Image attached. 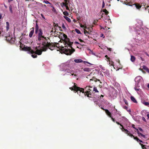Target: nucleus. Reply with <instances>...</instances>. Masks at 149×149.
Returning a JSON list of instances; mask_svg holds the SVG:
<instances>
[{
  "instance_id": "052dcab7",
  "label": "nucleus",
  "mask_w": 149,
  "mask_h": 149,
  "mask_svg": "<svg viewBox=\"0 0 149 149\" xmlns=\"http://www.w3.org/2000/svg\"><path fill=\"white\" fill-rule=\"evenodd\" d=\"M114 109L112 111H117V110H116V109H115V108H114H114H113Z\"/></svg>"
},
{
  "instance_id": "473e14b6",
  "label": "nucleus",
  "mask_w": 149,
  "mask_h": 149,
  "mask_svg": "<svg viewBox=\"0 0 149 149\" xmlns=\"http://www.w3.org/2000/svg\"><path fill=\"white\" fill-rule=\"evenodd\" d=\"M88 50H89L91 52V53L93 55L96 56L95 54V53H94L92 51H91L90 49H88Z\"/></svg>"
},
{
  "instance_id": "1a4fd4ad",
  "label": "nucleus",
  "mask_w": 149,
  "mask_h": 149,
  "mask_svg": "<svg viewBox=\"0 0 149 149\" xmlns=\"http://www.w3.org/2000/svg\"><path fill=\"white\" fill-rule=\"evenodd\" d=\"M34 28H32L31 29V30L29 35V36L30 38H31L34 32Z\"/></svg>"
},
{
  "instance_id": "cd10ccee",
  "label": "nucleus",
  "mask_w": 149,
  "mask_h": 149,
  "mask_svg": "<svg viewBox=\"0 0 149 149\" xmlns=\"http://www.w3.org/2000/svg\"><path fill=\"white\" fill-rule=\"evenodd\" d=\"M86 94H84V95H85L86 94V95H87V96L88 97H89V95L90 94V91H86V93H85Z\"/></svg>"
},
{
  "instance_id": "13d9d810",
  "label": "nucleus",
  "mask_w": 149,
  "mask_h": 149,
  "mask_svg": "<svg viewBox=\"0 0 149 149\" xmlns=\"http://www.w3.org/2000/svg\"><path fill=\"white\" fill-rule=\"evenodd\" d=\"M108 50H109V51H111V49H111V48H108Z\"/></svg>"
},
{
  "instance_id": "774afa93",
  "label": "nucleus",
  "mask_w": 149,
  "mask_h": 149,
  "mask_svg": "<svg viewBox=\"0 0 149 149\" xmlns=\"http://www.w3.org/2000/svg\"><path fill=\"white\" fill-rule=\"evenodd\" d=\"M147 86H148V87L149 88V84H148Z\"/></svg>"
},
{
  "instance_id": "bf43d9fd",
  "label": "nucleus",
  "mask_w": 149,
  "mask_h": 149,
  "mask_svg": "<svg viewBox=\"0 0 149 149\" xmlns=\"http://www.w3.org/2000/svg\"><path fill=\"white\" fill-rule=\"evenodd\" d=\"M13 0H8V2L9 3L11 1H13Z\"/></svg>"
},
{
  "instance_id": "864d4df0",
  "label": "nucleus",
  "mask_w": 149,
  "mask_h": 149,
  "mask_svg": "<svg viewBox=\"0 0 149 149\" xmlns=\"http://www.w3.org/2000/svg\"><path fill=\"white\" fill-rule=\"evenodd\" d=\"M41 16H42V17L44 19H45V17L44 16V15H43L42 14H41Z\"/></svg>"
},
{
  "instance_id": "20e7f679",
  "label": "nucleus",
  "mask_w": 149,
  "mask_h": 149,
  "mask_svg": "<svg viewBox=\"0 0 149 149\" xmlns=\"http://www.w3.org/2000/svg\"><path fill=\"white\" fill-rule=\"evenodd\" d=\"M35 33H37L36 41L38 43L40 40L43 41V40H45V37L43 35V32L42 30L41 29H39L37 23H36L35 26Z\"/></svg>"
},
{
  "instance_id": "a18cd8bd",
  "label": "nucleus",
  "mask_w": 149,
  "mask_h": 149,
  "mask_svg": "<svg viewBox=\"0 0 149 149\" xmlns=\"http://www.w3.org/2000/svg\"><path fill=\"white\" fill-rule=\"evenodd\" d=\"M61 5L62 6H65V3H64V2H63V3H61Z\"/></svg>"
},
{
  "instance_id": "9d476101",
  "label": "nucleus",
  "mask_w": 149,
  "mask_h": 149,
  "mask_svg": "<svg viewBox=\"0 0 149 149\" xmlns=\"http://www.w3.org/2000/svg\"><path fill=\"white\" fill-rule=\"evenodd\" d=\"M102 71L104 73V74L106 76L108 77L110 76V74L109 72V71L107 70H106L104 71Z\"/></svg>"
},
{
  "instance_id": "4be33fe9",
  "label": "nucleus",
  "mask_w": 149,
  "mask_h": 149,
  "mask_svg": "<svg viewBox=\"0 0 149 149\" xmlns=\"http://www.w3.org/2000/svg\"><path fill=\"white\" fill-rule=\"evenodd\" d=\"M6 23V28L7 31H8L9 29V24L8 22H7Z\"/></svg>"
},
{
  "instance_id": "f257e3e1",
  "label": "nucleus",
  "mask_w": 149,
  "mask_h": 149,
  "mask_svg": "<svg viewBox=\"0 0 149 149\" xmlns=\"http://www.w3.org/2000/svg\"><path fill=\"white\" fill-rule=\"evenodd\" d=\"M45 40H40L39 42L40 44L41 49H38L37 47H36L34 50H32L30 47H24L23 48V49L26 51L28 52V53L32 54L31 56L33 58H36L37 57V54L40 55L42 54V51H46L48 48H49L50 50H52L54 49V47L52 46L49 43L47 40V38H45Z\"/></svg>"
},
{
  "instance_id": "aec40b11",
  "label": "nucleus",
  "mask_w": 149,
  "mask_h": 149,
  "mask_svg": "<svg viewBox=\"0 0 149 149\" xmlns=\"http://www.w3.org/2000/svg\"><path fill=\"white\" fill-rule=\"evenodd\" d=\"M137 22L138 24H139L140 26H142L143 25V22L142 21L140 20H138L137 21Z\"/></svg>"
},
{
  "instance_id": "2eb2a0df",
  "label": "nucleus",
  "mask_w": 149,
  "mask_h": 149,
  "mask_svg": "<svg viewBox=\"0 0 149 149\" xmlns=\"http://www.w3.org/2000/svg\"><path fill=\"white\" fill-rule=\"evenodd\" d=\"M131 100L134 103H137V102L133 96H131L130 97Z\"/></svg>"
},
{
  "instance_id": "6e6d98bb",
  "label": "nucleus",
  "mask_w": 149,
  "mask_h": 149,
  "mask_svg": "<svg viewBox=\"0 0 149 149\" xmlns=\"http://www.w3.org/2000/svg\"><path fill=\"white\" fill-rule=\"evenodd\" d=\"M2 14L0 13V19H1L2 18Z\"/></svg>"
},
{
  "instance_id": "338daca9",
  "label": "nucleus",
  "mask_w": 149,
  "mask_h": 149,
  "mask_svg": "<svg viewBox=\"0 0 149 149\" xmlns=\"http://www.w3.org/2000/svg\"><path fill=\"white\" fill-rule=\"evenodd\" d=\"M147 55V56H148V57H149V55H148V54L147 53H145Z\"/></svg>"
},
{
  "instance_id": "39448f33",
  "label": "nucleus",
  "mask_w": 149,
  "mask_h": 149,
  "mask_svg": "<svg viewBox=\"0 0 149 149\" xmlns=\"http://www.w3.org/2000/svg\"><path fill=\"white\" fill-rule=\"evenodd\" d=\"M70 88L71 90H73L76 91V92L77 93V94H79V95H80V93L81 92H82V93H84V89H81V90H80V88H78L75 85V83H74V86L73 87H71Z\"/></svg>"
},
{
  "instance_id": "4c0bfd02",
  "label": "nucleus",
  "mask_w": 149,
  "mask_h": 149,
  "mask_svg": "<svg viewBox=\"0 0 149 149\" xmlns=\"http://www.w3.org/2000/svg\"><path fill=\"white\" fill-rule=\"evenodd\" d=\"M43 2L46 4H50V3L47 1H44Z\"/></svg>"
},
{
  "instance_id": "e433bc0d",
  "label": "nucleus",
  "mask_w": 149,
  "mask_h": 149,
  "mask_svg": "<svg viewBox=\"0 0 149 149\" xmlns=\"http://www.w3.org/2000/svg\"><path fill=\"white\" fill-rule=\"evenodd\" d=\"M84 33L85 34H89V33L86 30H84Z\"/></svg>"
},
{
  "instance_id": "ea45409f",
  "label": "nucleus",
  "mask_w": 149,
  "mask_h": 149,
  "mask_svg": "<svg viewBox=\"0 0 149 149\" xmlns=\"http://www.w3.org/2000/svg\"><path fill=\"white\" fill-rule=\"evenodd\" d=\"M51 7L53 8L52 10L54 12H56V9L53 6H52Z\"/></svg>"
},
{
  "instance_id": "680f3d73",
  "label": "nucleus",
  "mask_w": 149,
  "mask_h": 149,
  "mask_svg": "<svg viewBox=\"0 0 149 149\" xmlns=\"http://www.w3.org/2000/svg\"><path fill=\"white\" fill-rule=\"evenodd\" d=\"M79 40H80V42H83V41L82 40H81V39H79Z\"/></svg>"
},
{
  "instance_id": "5fc2aeb1",
  "label": "nucleus",
  "mask_w": 149,
  "mask_h": 149,
  "mask_svg": "<svg viewBox=\"0 0 149 149\" xmlns=\"http://www.w3.org/2000/svg\"><path fill=\"white\" fill-rule=\"evenodd\" d=\"M4 5L6 8H7V6H6L5 4H4Z\"/></svg>"
},
{
  "instance_id": "a19ab883",
  "label": "nucleus",
  "mask_w": 149,
  "mask_h": 149,
  "mask_svg": "<svg viewBox=\"0 0 149 149\" xmlns=\"http://www.w3.org/2000/svg\"><path fill=\"white\" fill-rule=\"evenodd\" d=\"M69 6H65V7L66 9L67 10H70Z\"/></svg>"
},
{
  "instance_id": "0eeeda50",
  "label": "nucleus",
  "mask_w": 149,
  "mask_h": 149,
  "mask_svg": "<svg viewBox=\"0 0 149 149\" xmlns=\"http://www.w3.org/2000/svg\"><path fill=\"white\" fill-rule=\"evenodd\" d=\"M74 62L77 63H81L82 62H83V63L84 64H85L86 63H87L88 64H90L91 65H92V64L90 63L88 61H83L82 59H75L74 60Z\"/></svg>"
},
{
  "instance_id": "5701e85b",
  "label": "nucleus",
  "mask_w": 149,
  "mask_h": 149,
  "mask_svg": "<svg viewBox=\"0 0 149 149\" xmlns=\"http://www.w3.org/2000/svg\"><path fill=\"white\" fill-rule=\"evenodd\" d=\"M116 123L117 124H118V125H120L122 127L120 128V129L122 131H123V128H124L123 127V126L122 125L120 124L117 121H116Z\"/></svg>"
},
{
  "instance_id": "7c9ffc66",
  "label": "nucleus",
  "mask_w": 149,
  "mask_h": 149,
  "mask_svg": "<svg viewBox=\"0 0 149 149\" xmlns=\"http://www.w3.org/2000/svg\"><path fill=\"white\" fill-rule=\"evenodd\" d=\"M84 29H87L88 30H89L91 31V29H92V27L89 28L88 27L86 26H85L84 27Z\"/></svg>"
},
{
  "instance_id": "c9c22d12",
  "label": "nucleus",
  "mask_w": 149,
  "mask_h": 149,
  "mask_svg": "<svg viewBox=\"0 0 149 149\" xmlns=\"http://www.w3.org/2000/svg\"><path fill=\"white\" fill-rule=\"evenodd\" d=\"M70 1H68V2H67L66 3H65V6H69L70 7V4H69V3Z\"/></svg>"
},
{
  "instance_id": "423d86ee",
  "label": "nucleus",
  "mask_w": 149,
  "mask_h": 149,
  "mask_svg": "<svg viewBox=\"0 0 149 149\" xmlns=\"http://www.w3.org/2000/svg\"><path fill=\"white\" fill-rule=\"evenodd\" d=\"M135 81L136 82L135 85H139L140 84H141L143 82V79L142 77L140 76L136 77L135 79Z\"/></svg>"
},
{
  "instance_id": "b1692460",
  "label": "nucleus",
  "mask_w": 149,
  "mask_h": 149,
  "mask_svg": "<svg viewBox=\"0 0 149 149\" xmlns=\"http://www.w3.org/2000/svg\"><path fill=\"white\" fill-rule=\"evenodd\" d=\"M9 10H10V13H13V11L12 10V6L11 5L9 7Z\"/></svg>"
},
{
  "instance_id": "c03bdc74",
  "label": "nucleus",
  "mask_w": 149,
  "mask_h": 149,
  "mask_svg": "<svg viewBox=\"0 0 149 149\" xmlns=\"http://www.w3.org/2000/svg\"><path fill=\"white\" fill-rule=\"evenodd\" d=\"M145 8L146 10H147L148 11L149 13V6H147L146 8L145 7Z\"/></svg>"
},
{
  "instance_id": "0e129e2a",
  "label": "nucleus",
  "mask_w": 149,
  "mask_h": 149,
  "mask_svg": "<svg viewBox=\"0 0 149 149\" xmlns=\"http://www.w3.org/2000/svg\"><path fill=\"white\" fill-rule=\"evenodd\" d=\"M97 79V81H100V83H102L101 81H100V79Z\"/></svg>"
},
{
  "instance_id": "f704fd0d",
  "label": "nucleus",
  "mask_w": 149,
  "mask_h": 149,
  "mask_svg": "<svg viewBox=\"0 0 149 149\" xmlns=\"http://www.w3.org/2000/svg\"><path fill=\"white\" fill-rule=\"evenodd\" d=\"M103 11L104 12L106 15H107L108 13V12L106 9L103 10Z\"/></svg>"
},
{
  "instance_id": "4d7b16f0",
  "label": "nucleus",
  "mask_w": 149,
  "mask_h": 149,
  "mask_svg": "<svg viewBox=\"0 0 149 149\" xmlns=\"http://www.w3.org/2000/svg\"><path fill=\"white\" fill-rule=\"evenodd\" d=\"M85 26H84V25H81V27L83 28H84V27Z\"/></svg>"
},
{
  "instance_id": "69168bd1",
  "label": "nucleus",
  "mask_w": 149,
  "mask_h": 149,
  "mask_svg": "<svg viewBox=\"0 0 149 149\" xmlns=\"http://www.w3.org/2000/svg\"><path fill=\"white\" fill-rule=\"evenodd\" d=\"M147 116L148 119H149V114H148L147 115Z\"/></svg>"
},
{
  "instance_id": "c85d7f7f",
  "label": "nucleus",
  "mask_w": 149,
  "mask_h": 149,
  "mask_svg": "<svg viewBox=\"0 0 149 149\" xmlns=\"http://www.w3.org/2000/svg\"><path fill=\"white\" fill-rule=\"evenodd\" d=\"M90 88H92V87H91L89 86H86L85 89L87 90L91 91V90L90 89Z\"/></svg>"
},
{
  "instance_id": "f8f14e48",
  "label": "nucleus",
  "mask_w": 149,
  "mask_h": 149,
  "mask_svg": "<svg viewBox=\"0 0 149 149\" xmlns=\"http://www.w3.org/2000/svg\"><path fill=\"white\" fill-rule=\"evenodd\" d=\"M141 102L145 105L149 107V102H145L144 100H142Z\"/></svg>"
},
{
  "instance_id": "49530a36",
  "label": "nucleus",
  "mask_w": 149,
  "mask_h": 149,
  "mask_svg": "<svg viewBox=\"0 0 149 149\" xmlns=\"http://www.w3.org/2000/svg\"><path fill=\"white\" fill-rule=\"evenodd\" d=\"M140 130V131L141 132H143V130L140 127H139L138 128Z\"/></svg>"
},
{
  "instance_id": "393cba45",
  "label": "nucleus",
  "mask_w": 149,
  "mask_h": 149,
  "mask_svg": "<svg viewBox=\"0 0 149 149\" xmlns=\"http://www.w3.org/2000/svg\"><path fill=\"white\" fill-rule=\"evenodd\" d=\"M140 144L141 145L142 149H146V148L145 147L146 145H143L141 143H140Z\"/></svg>"
},
{
  "instance_id": "3c124183",
  "label": "nucleus",
  "mask_w": 149,
  "mask_h": 149,
  "mask_svg": "<svg viewBox=\"0 0 149 149\" xmlns=\"http://www.w3.org/2000/svg\"><path fill=\"white\" fill-rule=\"evenodd\" d=\"M74 43L75 44L80 45V44L79 42H77V41H75L74 42Z\"/></svg>"
},
{
  "instance_id": "a878e982",
  "label": "nucleus",
  "mask_w": 149,
  "mask_h": 149,
  "mask_svg": "<svg viewBox=\"0 0 149 149\" xmlns=\"http://www.w3.org/2000/svg\"><path fill=\"white\" fill-rule=\"evenodd\" d=\"M75 31L77 33L81 34V32L79 29H75Z\"/></svg>"
},
{
  "instance_id": "8fccbe9b",
  "label": "nucleus",
  "mask_w": 149,
  "mask_h": 149,
  "mask_svg": "<svg viewBox=\"0 0 149 149\" xmlns=\"http://www.w3.org/2000/svg\"><path fill=\"white\" fill-rule=\"evenodd\" d=\"M133 138L134 139L136 140H137V139H138V138L137 137H135L134 136Z\"/></svg>"
},
{
  "instance_id": "72a5a7b5",
  "label": "nucleus",
  "mask_w": 149,
  "mask_h": 149,
  "mask_svg": "<svg viewBox=\"0 0 149 149\" xmlns=\"http://www.w3.org/2000/svg\"><path fill=\"white\" fill-rule=\"evenodd\" d=\"M105 6V3L104 1L103 0L102 1V8H103Z\"/></svg>"
},
{
  "instance_id": "6e6552de",
  "label": "nucleus",
  "mask_w": 149,
  "mask_h": 149,
  "mask_svg": "<svg viewBox=\"0 0 149 149\" xmlns=\"http://www.w3.org/2000/svg\"><path fill=\"white\" fill-rule=\"evenodd\" d=\"M123 132H124L125 133L127 134V135L130 136L131 137H134V136L132 134L130 133V132L127 130L125 129L124 128H123Z\"/></svg>"
},
{
  "instance_id": "412c9836",
  "label": "nucleus",
  "mask_w": 149,
  "mask_h": 149,
  "mask_svg": "<svg viewBox=\"0 0 149 149\" xmlns=\"http://www.w3.org/2000/svg\"><path fill=\"white\" fill-rule=\"evenodd\" d=\"M130 60L132 62H134L135 61V58L134 56H131Z\"/></svg>"
},
{
  "instance_id": "4468645a",
  "label": "nucleus",
  "mask_w": 149,
  "mask_h": 149,
  "mask_svg": "<svg viewBox=\"0 0 149 149\" xmlns=\"http://www.w3.org/2000/svg\"><path fill=\"white\" fill-rule=\"evenodd\" d=\"M143 67V69L146 70L148 73H149V69L146 66L144 65Z\"/></svg>"
},
{
  "instance_id": "e2e57ef3",
  "label": "nucleus",
  "mask_w": 149,
  "mask_h": 149,
  "mask_svg": "<svg viewBox=\"0 0 149 149\" xmlns=\"http://www.w3.org/2000/svg\"><path fill=\"white\" fill-rule=\"evenodd\" d=\"M140 140L138 138V139H137V140H136V141L138 142H139L140 141Z\"/></svg>"
},
{
  "instance_id": "dca6fc26",
  "label": "nucleus",
  "mask_w": 149,
  "mask_h": 149,
  "mask_svg": "<svg viewBox=\"0 0 149 149\" xmlns=\"http://www.w3.org/2000/svg\"><path fill=\"white\" fill-rule=\"evenodd\" d=\"M91 69L88 68H85L83 69V70L84 71L88 72L90 71Z\"/></svg>"
},
{
  "instance_id": "ddd939ff",
  "label": "nucleus",
  "mask_w": 149,
  "mask_h": 149,
  "mask_svg": "<svg viewBox=\"0 0 149 149\" xmlns=\"http://www.w3.org/2000/svg\"><path fill=\"white\" fill-rule=\"evenodd\" d=\"M139 85H138V86H137V85H135L134 87L135 90L137 91H141V90L140 88H139Z\"/></svg>"
},
{
  "instance_id": "2f4dec72",
  "label": "nucleus",
  "mask_w": 149,
  "mask_h": 149,
  "mask_svg": "<svg viewBox=\"0 0 149 149\" xmlns=\"http://www.w3.org/2000/svg\"><path fill=\"white\" fill-rule=\"evenodd\" d=\"M100 68L101 69H102V70H103L102 71H104L106 70L105 68L104 67H103L102 66L100 65Z\"/></svg>"
},
{
  "instance_id": "bb28decb",
  "label": "nucleus",
  "mask_w": 149,
  "mask_h": 149,
  "mask_svg": "<svg viewBox=\"0 0 149 149\" xmlns=\"http://www.w3.org/2000/svg\"><path fill=\"white\" fill-rule=\"evenodd\" d=\"M63 14L65 16H68L69 15L67 11H65L63 12Z\"/></svg>"
},
{
  "instance_id": "58836bf2",
  "label": "nucleus",
  "mask_w": 149,
  "mask_h": 149,
  "mask_svg": "<svg viewBox=\"0 0 149 149\" xmlns=\"http://www.w3.org/2000/svg\"><path fill=\"white\" fill-rule=\"evenodd\" d=\"M62 27L63 28V29H66V27H65L64 24H62Z\"/></svg>"
},
{
  "instance_id": "f03ea898",
  "label": "nucleus",
  "mask_w": 149,
  "mask_h": 149,
  "mask_svg": "<svg viewBox=\"0 0 149 149\" xmlns=\"http://www.w3.org/2000/svg\"><path fill=\"white\" fill-rule=\"evenodd\" d=\"M62 40L64 42L65 47H62L61 49L65 53L68 55H70L75 51V50L72 47V42H70L67 36L64 34Z\"/></svg>"
},
{
  "instance_id": "9b49d317",
  "label": "nucleus",
  "mask_w": 149,
  "mask_h": 149,
  "mask_svg": "<svg viewBox=\"0 0 149 149\" xmlns=\"http://www.w3.org/2000/svg\"><path fill=\"white\" fill-rule=\"evenodd\" d=\"M106 114L108 116H109L111 118V119L112 120V121L114 122H115V118H113V117H111V112H106Z\"/></svg>"
},
{
  "instance_id": "a211bd4d",
  "label": "nucleus",
  "mask_w": 149,
  "mask_h": 149,
  "mask_svg": "<svg viewBox=\"0 0 149 149\" xmlns=\"http://www.w3.org/2000/svg\"><path fill=\"white\" fill-rule=\"evenodd\" d=\"M133 5H135L137 9H139L141 7V6H140V5L138 4H133Z\"/></svg>"
},
{
  "instance_id": "6ab92c4d",
  "label": "nucleus",
  "mask_w": 149,
  "mask_h": 149,
  "mask_svg": "<svg viewBox=\"0 0 149 149\" xmlns=\"http://www.w3.org/2000/svg\"><path fill=\"white\" fill-rule=\"evenodd\" d=\"M64 18L66 20H67L68 22H71V20L68 17L66 16H63Z\"/></svg>"
},
{
  "instance_id": "79ce46f5",
  "label": "nucleus",
  "mask_w": 149,
  "mask_h": 149,
  "mask_svg": "<svg viewBox=\"0 0 149 149\" xmlns=\"http://www.w3.org/2000/svg\"><path fill=\"white\" fill-rule=\"evenodd\" d=\"M134 128L136 130V131H137V133H138V134L139 133V131L138 130V129L136 128L135 127H134Z\"/></svg>"
},
{
  "instance_id": "c756f323",
  "label": "nucleus",
  "mask_w": 149,
  "mask_h": 149,
  "mask_svg": "<svg viewBox=\"0 0 149 149\" xmlns=\"http://www.w3.org/2000/svg\"><path fill=\"white\" fill-rule=\"evenodd\" d=\"M93 91L96 92H98V91L97 90L96 87H94L93 88Z\"/></svg>"
},
{
  "instance_id": "37998d69",
  "label": "nucleus",
  "mask_w": 149,
  "mask_h": 149,
  "mask_svg": "<svg viewBox=\"0 0 149 149\" xmlns=\"http://www.w3.org/2000/svg\"><path fill=\"white\" fill-rule=\"evenodd\" d=\"M124 3L126 4V5H128L129 6H132L133 5H133H128V3H125V2H124V3Z\"/></svg>"
},
{
  "instance_id": "7ed1b4c3",
  "label": "nucleus",
  "mask_w": 149,
  "mask_h": 149,
  "mask_svg": "<svg viewBox=\"0 0 149 149\" xmlns=\"http://www.w3.org/2000/svg\"><path fill=\"white\" fill-rule=\"evenodd\" d=\"M60 70L63 71L65 73L63 75H68L70 76H74V77H76L77 75L74 74L73 71L70 70L69 68L71 67V64L68 61L67 62L61 64L60 66Z\"/></svg>"
},
{
  "instance_id": "f3484780",
  "label": "nucleus",
  "mask_w": 149,
  "mask_h": 149,
  "mask_svg": "<svg viewBox=\"0 0 149 149\" xmlns=\"http://www.w3.org/2000/svg\"><path fill=\"white\" fill-rule=\"evenodd\" d=\"M140 30H139V29H138V28L137 27L135 29V30L137 32V33H138V34H140L142 32V31L140 30L141 29L140 28Z\"/></svg>"
},
{
  "instance_id": "603ef678",
  "label": "nucleus",
  "mask_w": 149,
  "mask_h": 149,
  "mask_svg": "<svg viewBox=\"0 0 149 149\" xmlns=\"http://www.w3.org/2000/svg\"><path fill=\"white\" fill-rule=\"evenodd\" d=\"M69 1V0H64V3H66L67 2H68V1Z\"/></svg>"
},
{
  "instance_id": "09e8293b",
  "label": "nucleus",
  "mask_w": 149,
  "mask_h": 149,
  "mask_svg": "<svg viewBox=\"0 0 149 149\" xmlns=\"http://www.w3.org/2000/svg\"><path fill=\"white\" fill-rule=\"evenodd\" d=\"M138 134H139V136L140 135L141 136H143V134L141 133L140 132Z\"/></svg>"
},
{
  "instance_id": "de8ad7c7",
  "label": "nucleus",
  "mask_w": 149,
  "mask_h": 149,
  "mask_svg": "<svg viewBox=\"0 0 149 149\" xmlns=\"http://www.w3.org/2000/svg\"><path fill=\"white\" fill-rule=\"evenodd\" d=\"M142 120H143L144 121L146 122V119H145V118L144 117H143L142 118Z\"/></svg>"
}]
</instances>
